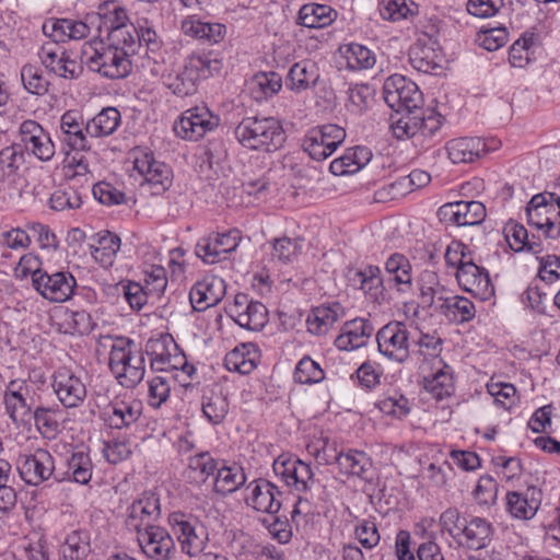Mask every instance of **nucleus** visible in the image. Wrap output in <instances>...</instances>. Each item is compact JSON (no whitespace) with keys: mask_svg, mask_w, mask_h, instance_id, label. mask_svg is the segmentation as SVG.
Instances as JSON below:
<instances>
[{"mask_svg":"<svg viewBox=\"0 0 560 560\" xmlns=\"http://www.w3.org/2000/svg\"><path fill=\"white\" fill-rule=\"evenodd\" d=\"M456 279L464 291L481 301L489 300L494 294L488 271L472 261L462 265L456 271Z\"/></svg>","mask_w":560,"mask_h":560,"instance_id":"obj_19","label":"nucleus"},{"mask_svg":"<svg viewBox=\"0 0 560 560\" xmlns=\"http://www.w3.org/2000/svg\"><path fill=\"white\" fill-rule=\"evenodd\" d=\"M50 208L56 211L77 209L81 206L80 194L74 189L56 190L49 199Z\"/></svg>","mask_w":560,"mask_h":560,"instance_id":"obj_63","label":"nucleus"},{"mask_svg":"<svg viewBox=\"0 0 560 560\" xmlns=\"http://www.w3.org/2000/svg\"><path fill=\"white\" fill-rule=\"evenodd\" d=\"M23 163V153L19 147L10 145L0 151V182L12 177Z\"/></svg>","mask_w":560,"mask_h":560,"instance_id":"obj_55","label":"nucleus"},{"mask_svg":"<svg viewBox=\"0 0 560 560\" xmlns=\"http://www.w3.org/2000/svg\"><path fill=\"white\" fill-rule=\"evenodd\" d=\"M69 469L75 482L86 485L92 478V464L90 457L83 452L72 454L68 462Z\"/></svg>","mask_w":560,"mask_h":560,"instance_id":"obj_61","label":"nucleus"},{"mask_svg":"<svg viewBox=\"0 0 560 560\" xmlns=\"http://www.w3.org/2000/svg\"><path fill=\"white\" fill-rule=\"evenodd\" d=\"M282 86L281 77L273 71L258 72L249 81L248 89L256 101L267 100L277 94Z\"/></svg>","mask_w":560,"mask_h":560,"instance_id":"obj_39","label":"nucleus"},{"mask_svg":"<svg viewBox=\"0 0 560 560\" xmlns=\"http://www.w3.org/2000/svg\"><path fill=\"white\" fill-rule=\"evenodd\" d=\"M170 523L187 555L197 556L205 549L208 534L203 525L196 518L183 513H173Z\"/></svg>","mask_w":560,"mask_h":560,"instance_id":"obj_11","label":"nucleus"},{"mask_svg":"<svg viewBox=\"0 0 560 560\" xmlns=\"http://www.w3.org/2000/svg\"><path fill=\"white\" fill-rule=\"evenodd\" d=\"M337 12L326 4L308 3L299 11V23L308 28H322L329 25Z\"/></svg>","mask_w":560,"mask_h":560,"instance_id":"obj_36","label":"nucleus"},{"mask_svg":"<svg viewBox=\"0 0 560 560\" xmlns=\"http://www.w3.org/2000/svg\"><path fill=\"white\" fill-rule=\"evenodd\" d=\"M133 168L144 178L153 195L163 194L172 185V170L166 164L155 161L151 153L137 156Z\"/></svg>","mask_w":560,"mask_h":560,"instance_id":"obj_16","label":"nucleus"},{"mask_svg":"<svg viewBox=\"0 0 560 560\" xmlns=\"http://www.w3.org/2000/svg\"><path fill=\"white\" fill-rule=\"evenodd\" d=\"M160 514V499L154 493L144 492L129 506L128 525L133 527L136 523L141 524V528H145V524H152Z\"/></svg>","mask_w":560,"mask_h":560,"instance_id":"obj_28","label":"nucleus"},{"mask_svg":"<svg viewBox=\"0 0 560 560\" xmlns=\"http://www.w3.org/2000/svg\"><path fill=\"white\" fill-rule=\"evenodd\" d=\"M219 125V118L206 107L186 110L174 124L175 133L187 140L197 141Z\"/></svg>","mask_w":560,"mask_h":560,"instance_id":"obj_13","label":"nucleus"},{"mask_svg":"<svg viewBox=\"0 0 560 560\" xmlns=\"http://www.w3.org/2000/svg\"><path fill=\"white\" fill-rule=\"evenodd\" d=\"M167 343H172L174 349L177 348L173 339L168 336H162L159 339H150L147 342L145 352L151 357L152 369L159 371L180 369L188 376H190L195 372V368L188 364L184 357L175 355L172 358L170 351L167 350Z\"/></svg>","mask_w":560,"mask_h":560,"instance_id":"obj_18","label":"nucleus"},{"mask_svg":"<svg viewBox=\"0 0 560 560\" xmlns=\"http://www.w3.org/2000/svg\"><path fill=\"white\" fill-rule=\"evenodd\" d=\"M380 13L384 20L398 22L419 14V7L412 0H382Z\"/></svg>","mask_w":560,"mask_h":560,"instance_id":"obj_43","label":"nucleus"},{"mask_svg":"<svg viewBox=\"0 0 560 560\" xmlns=\"http://www.w3.org/2000/svg\"><path fill=\"white\" fill-rule=\"evenodd\" d=\"M373 330L374 328L368 319H352L342 326L341 334L335 340V346L343 351L361 348L368 342Z\"/></svg>","mask_w":560,"mask_h":560,"instance_id":"obj_24","label":"nucleus"},{"mask_svg":"<svg viewBox=\"0 0 560 560\" xmlns=\"http://www.w3.org/2000/svg\"><path fill=\"white\" fill-rule=\"evenodd\" d=\"M119 122L118 109L107 107L85 124V132L92 138L107 137L117 129Z\"/></svg>","mask_w":560,"mask_h":560,"instance_id":"obj_37","label":"nucleus"},{"mask_svg":"<svg viewBox=\"0 0 560 560\" xmlns=\"http://www.w3.org/2000/svg\"><path fill=\"white\" fill-rule=\"evenodd\" d=\"M443 117L433 112L427 115L401 114L396 119L392 117L390 129L397 139L413 138L417 136H433L442 126Z\"/></svg>","mask_w":560,"mask_h":560,"instance_id":"obj_10","label":"nucleus"},{"mask_svg":"<svg viewBox=\"0 0 560 560\" xmlns=\"http://www.w3.org/2000/svg\"><path fill=\"white\" fill-rule=\"evenodd\" d=\"M90 551V534L81 529L71 532L62 546L63 560H84Z\"/></svg>","mask_w":560,"mask_h":560,"instance_id":"obj_45","label":"nucleus"},{"mask_svg":"<svg viewBox=\"0 0 560 560\" xmlns=\"http://www.w3.org/2000/svg\"><path fill=\"white\" fill-rule=\"evenodd\" d=\"M446 150L453 163H468L480 158L485 143L480 138H458L447 142Z\"/></svg>","mask_w":560,"mask_h":560,"instance_id":"obj_34","label":"nucleus"},{"mask_svg":"<svg viewBox=\"0 0 560 560\" xmlns=\"http://www.w3.org/2000/svg\"><path fill=\"white\" fill-rule=\"evenodd\" d=\"M280 497L281 492L273 483L268 480H258L246 501L258 512L276 514L281 508Z\"/></svg>","mask_w":560,"mask_h":560,"instance_id":"obj_27","label":"nucleus"},{"mask_svg":"<svg viewBox=\"0 0 560 560\" xmlns=\"http://www.w3.org/2000/svg\"><path fill=\"white\" fill-rule=\"evenodd\" d=\"M54 470V457L44 448H37L33 454L20 457L19 471L28 485H40L52 476Z\"/></svg>","mask_w":560,"mask_h":560,"instance_id":"obj_17","label":"nucleus"},{"mask_svg":"<svg viewBox=\"0 0 560 560\" xmlns=\"http://www.w3.org/2000/svg\"><path fill=\"white\" fill-rule=\"evenodd\" d=\"M349 280L359 288L374 302L384 300L383 279L381 269L376 266H366L361 270H350Z\"/></svg>","mask_w":560,"mask_h":560,"instance_id":"obj_30","label":"nucleus"},{"mask_svg":"<svg viewBox=\"0 0 560 560\" xmlns=\"http://www.w3.org/2000/svg\"><path fill=\"white\" fill-rule=\"evenodd\" d=\"M98 18L103 21L100 26L106 31V37L112 36L114 32H122L129 34L131 40L135 42L137 37V27L133 24L127 23L128 16L126 10L115 2H106L98 8Z\"/></svg>","mask_w":560,"mask_h":560,"instance_id":"obj_25","label":"nucleus"},{"mask_svg":"<svg viewBox=\"0 0 560 560\" xmlns=\"http://www.w3.org/2000/svg\"><path fill=\"white\" fill-rule=\"evenodd\" d=\"M503 233L510 248L514 252L527 250L534 254L541 252L540 244L530 241L525 226L515 221H509L503 229Z\"/></svg>","mask_w":560,"mask_h":560,"instance_id":"obj_42","label":"nucleus"},{"mask_svg":"<svg viewBox=\"0 0 560 560\" xmlns=\"http://www.w3.org/2000/svg\"><path fill=\"white\" fill-rule=\"evenodd\" d=\"M136 42L129 34L114 32L112 36L85 42L81 49V65L108 79L126 78L132 68Z\"/></svg>","mask_w":560,"mask_h":560,"instance_id":"obj_1","label":"nucleus"},{"mask_svg":"<svg viewBox=\"0 0 560 560\" xmlns=\"http://www.w3.org/2000/svg\"><path fill=\"white\" fill-rule=\"evenodd\" d=\"M345 139L343 128L328 124L312 129L303 141V148L313 160L323 161L330 156Z\"/></svg>","mask_w":560,"mask_h":560,"instance_id":"obj_9","label":"nucleus"},{"mask_svg":"<svg viewBox=\"0 0 560 560\" xmlns=\"http://www.w3.org/2000/svg\"><path fill=\"white\" fill-rule=\"evenodd\" d=\"M246 481L245 474L237 466L218 467L215 471L214 490L221 494L236 491Z\"/></svg>","mask_w":560,"mask_h":560,"instance_id":"obj_44","label":"nucleus"},{"mask_svg":"<svg viewBox=\"0 0 560 560\" xmlns=\"http://www.w3.org/2000/svg\"><path fill=\"white\" fill-rule=\"evenodd\" d=\"M373 101V90L368 84H357L348 91V108L354 114H363Z\"/></svg>","mask_w":560,"mask_h":560,"instance_id":"obj_56","label":"nucleus"},{"mask_svg":"<svg viewBox=\"0 0 560 560\" xmlns=\"http://www.w3.org/2000/svg\"><path fill=\"white\" fill-rule=\"evenodd\" d=\"M343 315L345 311L339 303L317 306L307 317L308 331L318 336L326 335Z\"/></svg>","mask_w":560,"mask_h":560,"instance_id":"obj_31","label":"nucleus"},{"mask_svg":"<svg viewBox=\"0 0 560 560\" xmlns=\"http://www.w3.org/2000/svg\"><path fill=\"white\" fill-rule=\"evenodd\" d=\"M211 60L201 55H191L183 67L162 75L163 83L173 94L184 97L197 91L200 77L210 73Z\"/></svg>","mask_w":560,"mask_h":560,"instance_id":"obj_4","label":"nucleus"},{"mask_svg":"<svg viewBox=\"0 0 560 560\" xmlns=\"http://www.w3.org/2000/svg\"><path fill=\"white\" fill-rule=\"evenodd\" d=\"M438 217L441 222L456 226L477 225L486 218V208L480 201H455L440 207Z\"/></svg>","mask_w":560,"mask_h":560,"instance_id":"obj_15","label":"nucleus"},{"mask_svg":"<svg viewBox=\"0 0 560 560\" xmlns=\"http://www.w3.org/2000/svg\"><path fill=\"white\" fill-rule=\"evenodd\" d=\"M241 317L236 319V323L248 330H260L265 327L268 322L267 307L258 301L249 303L247 308L240 314Z\"/></svg>","mask_w":560,"mask_h":560,"instance_id":"obj_51","label":"nucleus"},{"mask_svg":"<svg viewBox=\"0 0 560 560\" xmlns=\"http://www.w3.org/2000/svg\"><path fill=\"white\" fill-rule=\"evenodd\" d=\"M509 33L505 27H493L478 33L477 42L489 51H494L506 44Z\"/></svg>","mask_w":560,"mask_h":560,"instance_id":"obj_62","label":"nucleus"},{"mask_svg":"<svg viewBox=\"0 0 560 560\" xmlns=\"http://www.w3.org/2000/svg\"><path fill=\"white\" fill-rule=\"evenodd\" d=\"M439 522L442 530L458 544L468 520L456 508H448L440 515Z\"/></svg>","mask_w":560,"mask_h":560,"instance_id":"obj_54","label":"nucleus"},{"mask_svg":"<svg viewBox=\"0 0 560 560\" xmlns=\"http://www.w3.org/2000/svg\"><path fill=\"white\" fill-rule=\"evenodd\" d=\"M21 80L25 90L34 95H45L48 92L49 82L35 65L27 63L22 68Z\"/></svg>","mask_w":560,"mask_h":560,"instance_id":"obj_53","label":"nucleus"},{"mask_svg":"<svg viewBox=\"0 0 560 560\" xmlns=\"http://www.w3.org/2000/svg\"><path fill=\"white\" fill-rule=\"evenodd\" d=\"M38 55L45 68L60 78L77 79L82 71V65L56 44L43 45Z\"/></svg>","mask_w":560,"mask_h":560,"instance_id":"obj_20","label":"nucleus"},{"mask_svg":"<svg viewBox=\"0 0 560 560\" xmlns=\"http://www.w3.org/2000/svg\"><path fill=\"white\" fill-rule=\"evenodd\" d=\"M32 283L44 299L56 303L69 300L77 287V281L69 271L48 273L43 269L32 272Z\"/></svg>","mask_w":560,"mask_h":560,"instance_id":"obj_7","label":"nucleus"},{"mask_svg":"<svg viewBox=\"0 0 560 560\" xmlns=\"http://www.w3.org/2000/svg\"><path fill=\"white\" fill-rule=\"evenodd\" d=\"M549 205L547 203L546 197L541 194L535 195L526 207L527 221L529 225H533L539 230L545 229L547 234L555 228V223L550 218H545L544 221L536 220V217H544L548 213Z\"/></svg>","mask_w":560,"mask_h":560,"instance_id":"obj_50","label":"nucleus"},{"mask_svg":"<svg viewBox=\"0 0 560 560\" xmlns=\"http://www.w3.org/2000/svg\"><path fill=\"white\" fill-rule=\"evenodd\" d=\"M324 378V371L318 363L305 357L298 363L294 371V380L300 384L318 383Z\"/></svg>","mask_w":560,"mask_h":560,"instance_id":"obj_59","label":"nucleus"},{"mask_svg":"<svg viewBox=\"0 0 560 560\" xmlns=\"http://www.w3.org/2000/svg\"><path fill=\"white\" fill-rule=\"evenodd\" d=\"M319 79L316 65L311 61L294 63L287 77V86L294 92H302L314 86Z\"/></svg>","mask_w":560,"mask_h":560,"instance_id":"obj_35","label":"nucleus"},{"mask_svg":"<svg viewBox=\"0 0 560 560\" xmlns=\"http://www.w3.org/2000/svg\"><path fill=\"white\" fill-rule=\"evenodd\" d=\"M229 410L226 397L222 390H210L203 396L202 411L207 419L214 424L223 421Z\"/></svg>","mask_w":560,"mask_h":560,"instance_id":"obj_48","label":"nucleus"},{"mask_svg":"<svg viewBox=\"0 0 560 560\" xmlns=\"http://www.w3.org/2000/svg\"><path fill=\"white\" fill-rule=\"evenodd\" d=\"M534 40L535 34L526 32L511 46L509 61L513 67L523 68L528 63V49L534 45Z\"/></svg>","mask_w":560,"mask_h":560,"instance_id":"obj_58","label":"nucleus"},{"mask_svg":"<svg viewBox=\"0 0 560 560\" xmlns=\"http://www.w3.org/2000/svg\"><path fill=\"white\" fill-rule=\"evenodd\" d=\"M418 285L420 303L423 307L433 308L434 311L436 305L443 304L452 292L441 282L439 275L432 270H424L420 273Z\"/></svg>","mask_w":560,"mask_h":560,"instance_id":"obj_26","label":"nucleus"},{"mask_svg":"<svg viewBox=\"0 0 560 560\" xmlns=\"http://www.w3.org/2000/svg\"><path fill=\"white\" fill-rule=\"evenodd\" d=\"M235 137L246 149L275 152L281 149L287 136L281 122L273 117H245L235 128Z\"/></svg>","mask_w":560,"mask_h":560,"instance_id":"obj_2","label":"nucleus"},{"mask_svg":"<svg viewBox=\"0 0 560 560\" xmlns=\"http://www.w3.org/2000/svg\"><path fill=\"white\" fill-rule=\"evenodd\" d=\"M342 52L351 70L370 69L375 65L374 54L363 45L350 43L343 47Z\"/></svg>","mask_w":560,"mask_h":560,"instance_id":"obj_49","label":"nucleus"},{"mask_svg":"<svg viewBox=\"0 0 560 560\" xmlns=\"http://www.w3.org/2000/svg\"><path fill=\"white\" fill-rule=\"evenodd\" d=\"M119 248L120 238L110 232H106L105 235L100 237L97 246L94 247L92 255L102 266L108 267L112 266Z\"/></svg>","mask_w":560,"mask_h":560,"instance_id":"obj_52","label":"nucleus"},{"mask_svg":"<svg viewBox=\"0 0 560 560\" xmlns=\"http://www.w3.org/2000/svg\"><path fill=\"white\" fill-rule=\"evenodd\" d=\"M336 462L340 471L347 475L358 476L368 480L371 470V460L364 452L349 450L347 453H339Z\"/></svg>","mask_w":560,"mask_h":560,"instance_id":"obj_38","label":"nucleus"},{"mask_svg":"<svg viewBox=\"0 0 560 560\" xmlns=\"http://www.w3.org/2000/svg\"><path fill=\"white\" fill-rule=\"evenodd\" d=\"M383 95L386 104L397 114H415L423 103V96L418 85L400 74L387 78L383 85Z\"/></svg>","mask_w":560,"mask_h":560,"instance_id":"obj_5","label":"nucleus"},{"mask_svg":"<svg viewBox=\"0 0 560 560\" xmlns=\"http://www.w3.org/2000/svg\"><path fill=\"white\" fill-rule=\"evenodd\" d=\"M137 530V540L142 552L153 560H168L175 551V544L168 532L153 524H145V528H141V524H133Z\"/></svg>","mask_w":560,"mask_h":560,"instance_id":"obj_12","label":"nucleus"},{"mask_svg":"<svg viewBox=\"0 0 560 560\" xmlns=\"http://www.w3.org/2000/svg\"><path fill=\"white\" fill-rule=\"evenodd\" d=\"M218 469V462L208 452L189 457L187 476L196 482H205Z\"/></svg>","mask_w":560,"mask_h":560,"instance_id":"obj_47","label":"nucleus"},{"mask_svg":"<svg viewBox=\"0 0 560 560\" xmlns=\"http://www.w3.org/2000/svg\"><path fill=\"white\" fill-rule=\"evenodd\" d=\"M435 312L457 324L470 322L476 315L475 305L470 300L465 296L453 295L452 292L443 304L436 305Z\"/></svg>","mask_w":560,"mask_h":560,"instance_id":"obj_33","label":"nucleus"},{"mask_svg":"<svg viewBox=\"0 0 560 560\" xmlns=\"http://www.w3.org/2000/svg\"><path fill=\"white\" fill-rule=\"evenodd\" d=\"M141 415L140 409L125 401L109 405L102 413L103 420L114 429H122L135 423Z\"/></svg>","mask_w":560,"mask_h":560,"instance_id":"obj_41","label":"nucleus"},{"mask_svg":"<svg viewBox=\"0 0 560 560\" xmlns=\"http://www.w3.org/2000/svg\"><path fill=\"white\" fill-rule=\"evenodd\" d=\"M35 425L42 435L54 438L59 430V421L56 412L49 408L38 407L32 415Z\"/></svg>","mask_w":560,"mask_h":560,"instance_id":"obj_57","label":"nucleus"},{"mask_svg":"<svg viewBox=\"0 0 560 560\" xmlns=\"http://www.w3.org/2000/svg\"><path fill=\"white\" fill-rule=\"evenodd\" d=\"M409 330L405 323L393 320L376 334L378 352L387 360L402 364L410 355Z\"/></svg>","mask_w":560,"mask_h":560,"instance_id":"obj_6","label":"nucleus"},{"mask_svg":"<svg viewBox=\"0 0 560 560\" xmlns=\"http://www.w3.org/2000/svg\"><path fill=\"white\" fill-rule=\"evenodd\" d=\"M422 384L423 388L439 400L451 396L454 390L451 368L444 364L435 373L423 376Z\"/></svg>","mask_w":560,"mask_h":560,"instance_id":"obj_40","label":"nucleus"},{"mask_svg":"<svg viewBox=\"0 0 560 560\" xmlns=\"http://www.w3.org/2000/svg\"><path fill=\"white\" fill-rule=\"evenodd\" d=\"M54 388L60 402L67 408L78 407L86 396L85 385L68 369H59L55 373Z\"/></svg>","mask_w":560,"mask_h":560,"instance_id":"obj_22","label":"nucleus"},{"mask_svg":"<svg viewBox=\"0 0 560 560\" xmlns=\"http://www.w3.org/2000/svg\"><path fill=\"white\" fill-rule=\"evenodd\" d=\"M301 250V241L287 236L276 238L272 245V258L287 264L295 258Z\"/></svg>","mask_w":560,"mask_h":560,"instance_id":"obj_60","label":"nucleus"},{"mask_svg":"<svg viewBox=\"0 0 560 560\" xmlns=\"http://www.w3.org/2000/svg\"><path fill=\"white\" fill-rule=\"evenodd\" d=\"M541 490L530 486L525 492L511 491L506 493V508L509 513L518 520H530L541 504Z\"/></svg>","mask_w":560,"mask_h":560,"instance_id":"obj_23","label":"nucleus"},{"mask_svg":"<svg viewBox=\"0 0 560 560\" xmlns=\"http://www.w3.org/2000/svg\"><path fill=\"white\" fill-rule=\"evenodd\" d=\"M93 196L101 203L112 206L126 202L125 194L109 183L101 182L93 186Z\"/></svg>","mask_w":560,"mask_h":560,"instance_id":"obj_64","label":"nucleus"},{"mask_svg":"<svg viewBox=\"0 0 560 560\" xmlns=\"http://www.w3.org/2000/svg\"><path fill=\"white\" fill-rule=\"evenodd\" d=\"M5 410L15 424H26L32 419L35 405L34 389L25 380L11 381L4 392Z\"/></svg>","mask_w":560,"mask_h":560,"instance_id":"obj_8","label":"nucleus"},{"mask_svg":"<svg viewBox=\"0 0 560 560\" xmlns=\"http://www.w3.org/2000/svg\"><path fill=\"white\" fill-rule=\"evenodd\" d=\"M225 295V283L220 277H207L198 281L189 292L191 306L197 312L217 305Z\"/></svg>","mask_w":560,"mask_h":560,"instance_id":"obj_21","label":"nucleus"},{"mask_svg":"<svg viewBox=\"0 0 560 560\" xmlns=\"http://www.w3.org/2000/svg\"><path fill=\"white\" fill-rule=\"evenodd\" d=\"M438 54L432 46H429L420 40L411 46L409 49V61L411 66L424 73H429L439 67Z\"/></svg>","mask_w":560,"mask_h":560,"instance_id":"obj_46","label":"nucleus"},{"mask_svg":"<svg viewBox=\"0 0 560 560\" xmlns=\"http://www.w3.org/2000/svg\"><path fill=\"white\" fill-rule=\"evenodd\" d=\"M108 364L118 383L126 388H133L143 380L144 353L130 339L118 338L114 341Z\"/></svg>","mask_w":560,"mask_h":560,"instance_id":"obj_3","label":"nucleus"},{"mask_svg":"<svg viewBox=\"0 0 560 560\" xmlns=\"http://www.w3.org/2000/svg\"><path fill=\"white\" fill-rule=\"evenodd\" d=\"M463 529V535L458 541L459 546L479 550L486 547L491 540L492 526L482 517H471Z\"/></svg>","mask_w":560,"mask_h":560,"instance_id":"obj_32","label":"nucleus"},{"mask_svg":"<svg viewBox=\"0 0 560 560\" xmlns=\"http://www.w3.org/2000/svg\"><path fill=\"white\" fill-rule=\"evenodd\" d=\"M60 127L66 135L65 141L73 150H90L83 117L79 112L68 110L61 116Z\"/></svg>","mask_w":560,"mask_h":560,"instance_id":"obj_29","label":"nucleus"},{"mask_svg":"<svg viewBox=\"0 0 560 560\" xmlns=\"http://www.w3.org/2000/svg\"><path fill=\"white\" fill-rule=\"evenodd\" d=\"M272 467L276 475L298 492H306L315 483L312 467L299 458L279 456Z\"/></svg>","mask_w":560,"mask_h":560,"instance_id":"obj_14","label":"nucleus"}]
</instances>
